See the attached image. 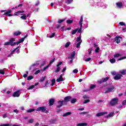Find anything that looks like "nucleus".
Listing matches in <instances>:
<instances>
[{
    "mask_svg": "<svg viewBox=\"0 0 126 126\" xmlns=\"http://www.w3.org/2000/svg\"><path fill=\"white\" fill-rule=\"evenodd\" d=\"M15 42V38H11L9 41H7L5 42L4 45V46H12L13 47L14 46H15V45H19V44L22 43L23 42H24V38H21L18 40V41L16 42Z\"/></svg>",
    "mask_w": 126,
    "mask_h": 126,
    "instance_id": "nucleus-1",
    "label": "nucleus"
},
{
    "mask_svg": "<svg viewBox=\"0 0 126 126\" xmlns=\"http://www.w3.org/2000/svg\"><path fill=\"white\" fill-rule=\"evenodd\" d=\"M71 96H67L64 98V100H59L57 103L59 105H57L56 108L60 109L62 108L63 105H67V102H69L71 100Z\"/></svg>",
    "mask_w": 126,
    "mask_h": 126,
    "instance_id": "nucleus-2",
    "label": "nucleus"
},
{
    "mask_svg": "<svg viewBox=\"0 0 126 126\" xmlns=\"http://www.w3.org/2000/svg\"><path fill=\"white\" fill-rule=\"evenodd\" d=\"M36 111V112H41L42 113H45V114L49 113V110H47V108L45 106H40L37 108Z\"/></svg>",
    "mask_w": 126,
    "mask_h": 126,
    "instance_id": "nucleus-3",
    "label": "nucleus"
},
{
    "mask_svg": "<svg viewBox=\"0 0 126 126\" xmlns=\"http://www.w3.org/2000/svg\"><path fill=\"white\" fill-rule=\"evenodd\" d=\"M119 103V98L118 97H115L112 98L111 101L109 102L110 105L111 106H116V105H118Z\"/></svg>",
    "mask_w": 126,
    "mask_h": 126,
    "instance_id": "nucleus-4",
    "label": "nucleus"
},
{
    "mask_svg": "<svg viewBox=\"0 0 126 126\" xmlns=\"http://www.w3.org/2000/svg\"><path fill=\"white\" fill-rule=\"evenodd\" d=\"M115 89V87L114 86H112L111 88H106V90L105 92V94H107V93H110V92H112V90H114Z\"/></svg>",
    "mask_w": 126,
    "mask_h": 126,
    "instance_id": "nucleus-5",
    "label": "nucleus"
},
{
    "mask_svg": "<svg viewBox=\"0 0 126 126\" xmlns=\"http://www.w3.org/2000/svg\"><path fill=\"white\" fill-rule=\"evenodd\" d=\"M122 77H123V75H122V74H121L120 73H118L114 77V79H115V80H120V79H121V78H122Z\"/></svg>",
    "mask_w": 126,
    "mask_h": 126,
    "instance_id": "nucleus-6",
    "label": "nucleus"
},
{
    "mask_svg": "<svg viewBox=\"0 0 126 126\" xmlns=\"http://www.w3.org/2000/svg\"><path fill=\"white\" fill-rule=\"evenodd\" d=\"M20 96V91L18 90L13 94V97H19Z\"/></svg>",
    "mask_w": 126,
    "mask_h": 126,
    "instance_id": "nucleus-7",
    "label": "nucleus"
},
{
    "mask_svg": "<svg viewBox=\"0 0 126 126\" xmlns=\"http://www.w3.org/2000/svg\"><path fill=\"white\" fill-rule=\"evenodd\" d=\"M11 13V10H8V11H6L5 13L3 14V15H6V16H12V14H9Z\"/></svg>",
    "mask_w": 126,
    "mask_h": 126,
    "instance_id": "nucleus-8",
    "label": "nucleus"
},
{
    "mask_svg": "<svg viewBox=\"0 0 126 126\" xmlns=\"http://www.w3.org/2000/svg\"><path fill=\"white\" fill-rule=\"evenodd\" d=\"M122 39V37H121L120 36H116L115 38V40L117 44H120V43H121V39Z\"/></svg>",
    "mask_w": 126,
    "mask_h": 126,
    "instance_id": "nucleus-9",
    "label": "nucleus"
},
{
    "mask_svg": "<svg viewBox=\"0 0 126 126\" xmlns=\"http://www.w3.org/2000/svg\"><path fill=\"white\" fill-rule=\"evenodd\" d=\"M57 82H61V81H63V74H61L60 77L56 80Z\"/></svg>",
    "mask_w": 126,
    "mask_h": 126,
    "instance_id": "nucleus-10",
    "label": "nucleus"
},
{
    "mask_svg": "<svg viewBox=\"0 0 126 126\" xmlns=\"http://www.w3.org/2000/svg\"><path fill=\"white\" fill-rule=\"evenodd\" d=\"M49 106H53L54 105V103H55V99L52 98L49 99Z\"/></svg>",
    "mask_w": 126,
    "mask_h": 126,
    "instance_id": "nucleus-11",
    "label": "nucleus"
},
{
    "mask_svg": "<svg viewBox=\"0 0 126 126\" xmlns=\"http://www.w3.org/2000/svg\"><path fill=\"white\" fill-rule=\"evenodd\" d=\"M116 6L118 7V8H122L123 6V3H122V2L116 3Z\"/></svg>",
    "mask_w": 126,
    "mask_h": 126,
    "instance_id": "nucleus-12",
    "label": "nucleus"
},
{
    "mask_svg": "<svg viewBox=\"0 0 126 126\" xmlns=\"http://www.w3.org/2000/svg\"><path fill=\"white\" fill-rule=\"evenodd\" d=\"M24 11H18L15 12V13L14 14V15L15 16L22 15L21 13H24Z\"/></svg>",
    "mask_w": 126,
    "mask_h": 126,
    "instance_id": "nucleus-13",
    "label": "nucleus"
},
{
    "mask_svg": "<svg viewBox=\"0 0 126 126\" xmlns=\"http://www.w3.org/2000/svg\"><path fill=\"white\" fill-rule=\"evenodd\" d=\"M106 114H107V112H99L96 114V117H101L103 115H106Z\"/></svg>",
    "mask_w": 126,
    "mask_h": 126,
    "instance_id": "nucleus-14",
    "label": "nucleus"
},
{
    "mask_svg": "<svg viewBox=\"0 0 126 126\" xmlns=\"http://www.w3.org/2000/svg\"><path fill=\"white\" fill-rule=\"evenodd\" d=\"M120 74L121 75H126V69H123L120 71Z\"/></svg>",
    "mask_w": 126,
    "mask_h": 126,
    "instance_id": "nucleus-15",
    "label": "nucleus"
},
{
    "mask_svg": "<svg viewBox=\"0 0 126 126\" xmlns=\"http://www.w3.org/2000/svg\"><path fill=\"white\" fill-rule=\"evenodd\" d=\"M114 117V112L110 113L107 116H106V118H112Z\"/></svg>",
    "mask_w": 126,
    "mask_h": 126,
    "instance_id": "nucleus-16",
    "label": "nucleus"
},
{
    "mask_svg": "<svg viewBox=\"0 0 126 126\" xmlns=\"http://www.w3.org/2000/svg\"><path fill=\"white\" fill-rule=\"evenodd\" d=\"M21 34V32H13L14 36H18V35Z\"/></svg>",
    "mask_w": 126,
    "mask_h": 126,
    "instance_id": "nucleus-17",
    "label": "nucleus"
},
{
    "mask_svg": "<svg viewBox=\"0 0 126 126\" xmlns=\"http://www.w3.org/2000/svg\"><path fill=\"white\" fill-rule=\"evenodd\" d=\"M71 112H68L63 114V117H66V116H70Z\"/></svg>",
    "mask_w": 126,
    "mask_h": 126,
    "instance_id": "nucleus-18",
    "label": "nucleus"
},
{
    "mask_svg": "<svg viewBox=\"0 0 126 126\" xmlns=\"http://www.w3.org/2000/svg\"><path fill=\"white\" fill-rule=\"evenodd\" d=\"M88 125L87 123H79L77 124V126H86Z\"/></svg>",
    "mask_w": 126,
    "mask_h": 126,
    "instance_id": "nucleus-19",
    "label": "nucleus"
},
{
    "mask_svg": "<svg viewBox=\"0 0 126 126\" xmlns=\"http://www.w3.org/2000/svg\"><path fill=\"white\" fill-rule=\"evenodd\" d=\"M20 18L23 19V20H26L27 19V17L26 16V14H24L23 16H21Z\"/></svg>",
    "mask_w": 126,
    "mask_h": 126,
    "instance_id": "nucleus-20",
    "label": "nucleus"
},
{
    "mask_svg": "<svg viewBox=\"0 0 126 126\" xmlns=\"http://www.w3.org/2000/svg\"><path fill=\"white\" fill-rule=\"evenodd\" d=\"M83 22V17L81 16L80 20L79 21V24H80V26L82 27V22Z\"/></svg>",
    "mask_w": 126,
    "mask_h": 126,
    "instance_id": "nucleus-21",
    "label": "nucleus"
},
{
    "mask_svg": "<svg viewBox=\"0 0 126 126\" xmlns=\"http://www.w3.org/2000/svg\"><path fill=\"white\" fill-rule=\"evenodd\" d=\"M77 101V99L76 98H72L71 100V104H74L75 103H76Z\"/></svg>",
    "mask_w": 126,
    "mask_h": 126,
    "instance_id": "nucleus-22",
    "label": "nucleus"
},
{
    "mask_svg": "<svg viewBox=\"0 0 126 126\" xmlns=\"http://www.w3.org/2000/svg\"><path fill=\"white\" fill-rule=\"evenodd\" d=\"M18 48H19V47H17L16 49H15L14 50H13L11 54H12L13 53H14V52H15L16 51V50H17V53L19 54V49H18Z\"/></svg>",
    "mask_w": 126,
    "mask_h": 126,
    "instance_id": "nucleus-23",
    "label": "nucleus"
},
{
    "mask_svg": "<svg viewBox=\"0 0 126 126\" xmlns=\"http://www.w3.org/2000/svg\"><path fill=\"white\" fill-rule=\"evenodd\" d=\"M73 22V20H67L66 23L67 24H71Z\"/></svg>",
    "mask_w": 126,
    "mask_h": 126,
    "instance_id": "nucleus-24",
    "label": "nucleus"
},
{
    "mask_svg": "<svg viewBox=\"0 0 126 126\" xmlns=\"http://www.w3.org/2000/svg\"><path fill=\"white\" fill-rule=\"evenodd\" d=\"M78 30V29H76L75 30H73L72 31V33H71V34L72 35H74V34H75L77 32V31Z\"/></svg>",
    "mask_w": 126,
    "mask_h": 126,
    "instance_id": "nucleus-25",
    "label": "nucleus"
},
{
    "mask_svg": "<svg viewBox=\"0 0 126 126\" xmlns=\"http://www.w3.org/2000/svg\"><path fill=\"white\" fill-rule=\"evenodd\" d=\"M61 70V67H57L56 70L55 71V73H58V72H60Z\"/></svg>",
    "mask_w": 126,
    "mask_h": 126,
    "instance_id": "nucleus-26",
    "label": "nucleus"
},
{
    "mask_svg": "<svg viewBox=\"0 0 126 126\" xmlns=\"http://www.w3.org/2000/svg\"><path fill=\"white\" fill-rule=\"evenodd\" d=\"M51 82H52L51 86H54V85H55V83H56V79H53L51 80Z\"/></svg>",
    "mask_w": 126,
    "mask_h": 126,
    "instance_id": "nucleus-27",
    "label": "nucleus"
},
{
    "mask_svg": "<svg viewBox=\"0 0 126 126\" xmlns=\"http://www.w3.org/2000/svg\"><path fill=\"white\" fill-rule=\"evenodd\" d=\"M109 62H110L111 63H116V59H112L109 60Z\"/></svg>",
    "mask_w": 126,
    "mask_h": 126,
    "instance_id": "nucleus-28",
    "label": "nucleus"
},
{
    "mask_svg": "<svg viewBox=\"0 0 126 126\" xmlns=\"http://www.w3.org/2000/svg\"><path fill=\"white\" fill-rule=\"evenodd\" d=\"M34 78V77L32 75L29 76L27 78V80H31Z\"/></svg>",
    "mask_w": 126,
    "mask_h": 126,
    "instance_id": "nucleus-29",
    "label": "nucleus"
},
{
    "mask_svg": "<svg viewBox=\"0 0 126 126\" xmlns=\"http://www.w3.org/2000/svg\"><path fill=\"white\" fill-rule=\"evenodd\" d=\"M102 80L103 82H106V81H108V80H109V77H107L106 78L102 79Z\"/></svg>",
    "mask_w": 126,
    "mask_h": 126,
    "instance_id": "nucleus-30",
    "label": "nucleus"
},
{
    "mask_svg": "<svg viewBox=\"0 0 126 126\" xmlns=\"http://www.w3.org/2000/svg\"><path fill=\"white\" fill-rule=\"evenodd\" d=\"M70 45V42H67L65 45V48H68Z\"/></svg>",
    "mask_w": 126,
    "mask_h": 126,
    "instance_id": "nucleus-31",
    "label": "nucleus"
},
{
    "mask_svg": "<svg viewBox=\"0 0 126 126\" xmlns=\"http://www.w3.org/2000/svg\"><path fill=\"white\" fill-rule=\"evenodd\" d=\"M119 57H122V55L120 54H116L114 56V58H119Z\"/></svg>",
    "mask_w": 126,
    "mask_h": 126,
    "instance_id": "nucleus-32",
    "label": "nucleus"
},
{
    "mask_svg": "<svg viewBox=\"0 0 126 126\" xmlns=\"http://www.w3.org/2000/svg\"><path fill=\"white\" fill-rule=\"evenodd\" d=\"M65 20V19H60L58 21V23L59 24L62 23V22H63V21H64Z\"/></svg>",
    "mask_w": 126,
    "mask_h": 126,
    "instance_id": "nucleus-33",
    "label": "nucleus"
},
{
    "mask_svg": "<svg viewBox=\"0 0 126 126\" xmlns=\"http://www.w3.org/2000/svg\"><path fill=\"white\" fill-rule=\"evenodd\" d=\"M81 43H82V40H81L80 42H78L76 45V48H78L80 47V45H81Z\"/></svg>",
    "mask_w": 126,
    "mask_h": 126,
    "instance_id": "nucleus-34",
    "label": "nucleus"
},
{
    "mask_svg": "<svg viewBox=\"0 0 126 126\" xmlns=\"http://www.w3.org/2000/svg\"><path fill=\"white\" fill-rule=\"evenodd\" d=\"M75 57V52H73L72 54H71V59H73V57Z\"/></svg>",
    "mask_w": 126,
    "mask_h": 126,
    "instance_id": "nucleus-35",
    "label": "nucleus"
},
{
    "mask_svg": "<svg viewBox=\"0 0 126 126\" xmlns=\"http://www.w3.org/2000/svg\"><path fill=\"white\" fill-rule=\"evenodd\" d=\"M34 111H35V109H30L27 110V112H28V113H32V112H34Z\"/></svg>",
    "mask_w": 126,
    "mask_h": 126,
    "instance_id": "nucleus-36",
    "label": "nucleus"
},
{
    "mask_svg": "<svg viewBox=\"0 0 126 126\" xmlns=\"http://www.w3.org/2000/svg\"><path fill=\"white\" fill-rule=\"evenodd\" d=\"M50 124H51L52 125H54V124H55V123H56V120H53V119H51L49 121Z\"/></svg>",
    "mask_w": 126,
    "mask_h": 126,
    "instance_id": "nucleus-37",
    "label": "nucleus"
},
{
    "mask_svg": "<svg viewBox=\"0 0 126 126\" xmlns=\"http://www.w3.org/2000/svg\"><path fill=\"white\" fill-rule=\"evenodd\" d=\"M94 88H96V85H93L91 86L90 89L91 90H92L94 89Z\"/></svg>",
    "mask_w": 126,
    "mask_h": 126,
    "instance_id": "nucleus-38",
    "label": "nucleus"
},
{
    "mask_svg": "<svg viewBox=\"0 0 126 126\" xmlns=\"http://www.w3.org/2000/svg\"><path fill=\"white\" fill-rule=\"evenodd\" d=\"M21 6H23V4L21 3V4H20L19 5H18V6H15L14 8H13L12 9H16V8H17L18 7H21Z\"/></svg>",
    "mask_w": 126,
    "mask_h": 126,
    "instance_id": "nucleus-39",
    "label": "nucleus"
},
{
    "mask_svg": "<svg viewBox=\"0 0 126 126\" xmlns=\"http://www.w3.org/2000/svg\"><path fill=\"white\" fill-rule=\"evenodd\" d=\"M83 99H90V97L87 96L86 94H85L83 96Z\"/></svg>",
    "mask_w": 126,
    "mask_h": 126,
    "instance_id": "nucleus-40",
    "label": "nucleus"
},
{
    "mask_svg": "<svg viewBox=\"0 0 126 126\" xmlns=\"http://www.w3.org/2000/svg\"><path fill=\"white\" fill-rule=\"evenodd\" d=\"M41 71H42V69H39L37 70L35 73L34 74L35 75H36V74H38V73H40V72H41Z\"/></svg>",
    "mask_w": 126,
    "mask_h": 126,
    "instance_id": "nucleus-41",
    "label": "nucleus"
},
{
    "mask_svg": "<svg viewBox=\"0 0 126 126\" xmlns=\"http://www.w3.org/2000/svg\"><path fill=\"white\" fill-rule=\"evenodd\" d=\"M78 33H81L82 31V27H81V26H80V29H78V30H77Z\"/></svg>",
    "mask_w": 126,
    "mask_h": 126,
    "instance_id": "nucleus-42",
    "label": "nucleus"
},
{
    "mask_svg": "<svg viewBox=\"0 0 126 126\" xmlns=\"http://www.w3.org/2000/svg\"><path fill=\"white\" fill-rule=\"evenodd\" d=\"M34 87H35V86L32 85V86H30L29 88H28L27 89L28 90H30V89H33V88H34Z\"/></svg>",
    "mask_w": 126,
    "mask_h": 126,
    "instance_id": "nucleus-43",
    "label": "nucleus"
},
{
    "mask_svg": "<svg viewBox=\"0 0 126 126\" xmlns=\"http://www.w3.org/2000/svg\"><path fill=\"white\" fill-rule=\"evenodd\" d=\"M33 122H34V119H31L29 120V124H33Z\"/></svg>",
    "mask_w": 126,
    "mask_h": 126,
    "instance_id": "nucleus-44",
    "label": "nucleus"
},
{
    "mask_svg": "<svg viewBox=\"0 0 126 126\" xmlns=\"http://www.w3.org/2000/svg\"><path fill=\"white\" fill-rule=\"evenodd\" d=\"M89 102H90V99H86L84 101L83 104H87V103H89Z\"/></svg>",
    "mask_w": 126,
    "mask_h": 126,
    "instance_id": "nucleus-45",
    "label": "nucleus"
},
{
    "mask_svg": "<svg viewBox=\"0 0 126 126\" xmlns=\"http://www.w3.org/2000/svg\"><path fill=\"white\" fill-rule=\"evenodd\" d=\"M79 115H86L87 114H88V112H80L79 113Z\"/></svg>",
    "mask_w": 126,
    "mask_h": 126,
    "instance_id": "nucleus-46",
    "label": "nucleus"
},
{
    "mask_svg": "<svg viewBox=\"0 0 126 126\" xmlns=\"http://www.w3.org/2000/svg\"><path fill=\"white\" fill-rule=\"evenodd\" d=\"M55 61H56V58H54L50 62V64H52L53 63H54Z\"/></svg>",
    "mask_w": 126,
    "mask_h": 126,
    "instance_id": "nucleus-47",
    "label": "nucleus"
},
{
    "mask_svg": "<svg viewBox=\"0 0 126 126\" xmlns=\"http://www.w3.org/2000/svg\"><path fill=\"white\" fill-rule=\"evenodd\" d=\"M45 79L46 77H43L40 79V82H43V81H44V80H45Z\"/></svg>",
    "mask_w": 126,
    "mask_h": 126,
    "instance_id": "nucleus-48",
    "label": "nucleus"
},
{
    "mask_svg": "<svg viewBox=\"0 0 126 126\" xmlns=\"http://www.w3.org/2000/svg\"><path fill=\"white\" fill-rule=\"evenodd\" d=\"M125 59H126V57H121L118 59V61H123V60H125Z\"/></svg>",
    "mask_w": 126,
    "mask_h": 126,
    "instance_id": "nucleus-49",
    "label": "nucleus"
},
{
    "mask_svg": "<svg viewBox=\"0 0 126 126\" xmlns=\"http://www.w3.org/2000/svg\"><path fill=\"white\" fill-rule=\"evenodd\" d=\"M63 64V62H59L58 64H57L56 66L58 67H60V65Z\"/></svg>",
    "mask_w": 126,
    "mask_h": 126,
    "instance_id": "nucleus-50",
    "label": "nucleus"
},
{
    "mask_svg": "<svg viewBox=\"0 0 126 126\" xmlns=\"http://www.w3.org/2000/svg\"><path fill=\"white\" fill-rule=\"evenodd\" d=\"M77 42H79V41H81V36H79L77 38L76 40Z\"/></svg>",
    "mask_w": 126,
    "mask_h": 126,
    "instance_id": "nucleus-51",
    "label": "nucleus"
},
{
    "mask_svg": "<svg viewBox=\"0 0 126 126\" xmlns=\"http://www.w3.org/2000/svg\"><path fill=\"white\" fill-rule=\"evenodd\" d=\"M47 68H49V65H47L45 67H44L42 69L43 71H45V70H46V69H47Z\"/></svg>",
    "mask_w": 126,
    "mask_h": 126,
    "instance_id": "nucleus-52",
    "label": "nucleus"
},
{
    "mask_svg": "<svg viewBox=\"0 0 126 126\" xmlns=\"http://www.w3.org/2000/svg\"><path fill=\"white\" fill-rule=\"evenodd\" d=\"M103 82H104L103 81L102 79L100 80V81H97L98 84H102V83H103Z\"/></svg>",
    "mask_w": 126,
    "mask_h": 126,
    "instance_id": "nucleus-53",
    "label": "nucleus"
},
{
    "mask_svg": "<svg viewBox=\"0 0 126 126\" xmlns=\"http://www.w3.org/2000/svg\"><path fill=\"white\" fill-rule=\"evenodd\" d=\"M119 24H120V25L121 26H124L125 25H126V23H124V22H120L119 23Z\"/></svg>",
    "mask_w": 126,
    "mask_h": 126,
    "instance_id": "nucleus-54",
    "label": "nucleus"
},
{
    "mask_svg": "<svg viewBox=\"0 0 126 126\" xmlns=\"http://www.w3.org/2000/svg\"><path fill=\"white\" fill-rule=\"evenodd\" d=\"M100 50V48L97 47L95 50V53H99V50Z\"/></svg>",
    "mask_w": 126,
    "mask_h": 126,
    "instance_id": "nucleus-55",
    "label": "nucleus"
},
{
    "mask_svg": "<svg viewBox=\"0 0 126 126\" xmlns=\"http://www.w3.org/2000/svg\"><path fill=\"white\" fill-rule=\"evenodd\" d=\"M92 48H90L89 50H88V52H89V55H90L91 54V53H92Z\"/></svg>",
    "mask_w": 126,
    "mask_h": 126,
    "instance_id": "nucleus-56",
    "label": "nucleus"
},
{
    "mask_svg": "<svg viewBox=\"0 0 126 126\" xmlns=\"http://www.w3.org/2000/svg\"><path fill=\"white\" fill-rule=\"evenodd\" d=\"M48 85H49V80H47L45 82V86L47 87Z\"/></svg>",
    "mask_w": 126,
    "mask_h": 126,
    "instance_id": "nucleus-57",
    "label": "nucleus"
},
{
    "mask_svg": "<svg viewBox=\"0 0 126 126\" xmlns=\"http://www.w3.org/2000/svg\"><path fill=\"white\" fill-rule=\"evenodd\" d=\"M73 73H77L78 72V70L77 69H75L73 70Z\"/></svg>",
    "mask_w": 126,
    "mask_h": 126,
    "instance_id": "nucleus-58",
    "label": "nucleus"
},
{
    "mask_svg": "<svg viewBox=\"0 0 126 126\" xmlns=\"http://www.w3.org/2000/svg\"><path fill=\"white\" fill-rule=\"evenodd\" d=\"M126 104V99L124 100L123 102H122V105L123 106H125Z\"/></svg>",
    "mask_w": 126,
    "mask_h": 126,
    "instance_id": "nucleus-59",
    "label": "nucleus"
},
{
    "mask_svg": "<svg viewBox=\"0 0 126 126\" xmlns=\"http://www.w3.org/2000/svg\"><path fill=\"white\" fill-rule=\"evenodd\" d=\"M40 4V2L39 1H37L36 3L35 4V6H38Z\"/></svg>",
    "mask_w": 126,
    "mask_h": 126,
    "instance_id": "nucleus-60",
    "label": "nucleus"
},
{
    "mask_svg": "<svg viewBox=\"0 0 126 126\" xmlns=\"http://www.w3.org/2000/svg\"><path fill=\"white\" fill-rule=\"evenodd\" d=\"M61 112H63V110H62V109H57V113H61Z\"/></svg>",
    "mask_w": 126,
    "mask_h": 126,
    "instance_id": "nucleus-61",
    "label": "nucleus"
},
{
    "mask_svg": "<svg viewBox=\"0 0 126 126\" xmlns=\"http://www.w3.org/2000/svg\"><path fill=\"white\" fill-rule=\"evenodd\" d=\"M111 74H112V75H117V73L116 72V71L112 72Z\"/></svg>",
    "mask_w": 126,
    "mask_h": 126,
    "instance_id": "nucleus-62",
    "label": "nucleus"
},
{
    "mask_svg": "<svg viewBox=\"0 0 126 126\" xmlns=\"http://www.w3.org/2000/svg\"><path fill=\"white\" fill-rule=\"evenodd\" d=\"M85 61V62H90V61H91V59L90 58H89L86 59Z\"/></svg>",
    "mask_w": 126,
    "mask_h": 126,
    "instance_id": "nucleus-63",
    "label": "nucleus"
},
{
    "mask_svg": "<svg viewBox=\"0 0 126 126\" xmlns=\"http://www.w3.org/2000/svg\"><path fill=\"white\" fill-rule=\"evenodd\" d=\"M4 73V72L3 70H0V74H3Z\"/></svg>",
    "mask_w": 126,
    "mask_h": 126,
    "instance_id": "nucleus-64",
    "label": "nucleus"
}]
</instances>
